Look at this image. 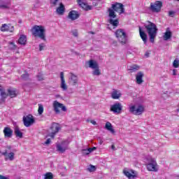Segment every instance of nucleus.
Instances as JSON below:
<instances>
[{
	"mask_svg": "<svg viewBox=\"0 0 179 179\" xmlns=\"http://www.w3.org/2000/svg\"><path fill=\"white\" fill-rule=\"evenodd\" d=\"M108 12L109 13L108 17H110L108 20V23L113 26L115 29V27H118V25L120 24V20H118V18L115 19V17H117L115 12L119 13V15H122V13H124L125 8H124V4L116 2L112 4V9L108 8Z\"/></svg>",
	"mask_w": 179,
	"mask_h": 179,
	"instance_id": "f257e3e1",
	"label": "nucleus"
},
{
	"mask_svg": "<svg viewBox=\"0 0 179 179\" xmlns=\"http://www.w3.org/2000/svg\"><path fill=\"white\" fill-rule=\"evenodd\" d=\"M148 24L145 26L147 33L150 37V43H155V38H156V36H157V31L159 29H157V26L156 24L147 21Z\"/></svg>",
	"mask_w": 179,
	"mask_h": 179,
	"instance_id": "f03ea898",
	"label": "nucleus"
},
{
	"mask_svg": "<svg viewBox=\"0 0 179 179\" xmlns=\"http://www.w3.org/2000/svg\"><path fill=\"white\" fill-rule=\"evenodd\" d=\"M31 33L35 37H38V38H41V40L43 41H47V38H45V28H44L43 26H34L31 29Z\"/></svg>",
	"mask_w": 179,
	"mask_h": 179,
	"instance_id": "7ed1b4c3",
	"label": "nucleus"
},
{
	"mask_svg": "<svg viewBox=\"0 0 179 179\" xmlns=\"http://www.w3.org/2000/svg\"><path fill=\"white\" fill-rule=\"evenodd\" d=\"M8 94L5 92V88L2 85H0V96L3 97V99H6L8 96L11 99H13L17 96V90L15 88H9L7 90Z\"/></svg>",
	"mask_w": 179,
	"mask_h": 179,
	"instance_id": "20e7f679",
	"label": "nucleus"
},
{
	"mask_svg": "<svg viewBox=\"0 0 179 179\" xmlns=\"http://www.w3.org/2000/svg\"><path fill=\"white\" fill-rule=\"evenodd\" d=\"M116 37L118 39V41L122 45H125V44H127L128 39L127 38V34L125 33V31H124L123 29H117L116 30L115 33Z\"/></svg>",
	"mask_w": 179,
	"mask_h": 179,
	"instance_id": "39448f33",
	"label": "nucleus"
},
{
	"mask_svg": "<svg viewBox=\"0 0 179 179\" xmlns=\"http://www.w3.org/2000/svg\"><path fill=\"white\" fill-rule=\"evenodd\" d=\"M129 111L134 114V115H142L145 113V107L142 105H138L136 108L135 105H133L129 106Z\"/></svg>",
	"mask_w": 179,
	"mask_h": 179,
	"instance_id": "423d86ee",
	"label": "nucleus"
},
{
	"mask_svg": "<svg viewBox=\"0 0 179 179\" xmlns=\"http://www.w3.org/2000/svg\"><path fill=\"white\" fill-rule=\"evenodd\" d=\"M147 170L148 171H158L159 169L157 168V162L155 158L148 159V163L145 164Z\"/></svg>",
	"mask_w": 179,
	"mask_h": 179,
	"instance_id": "0eeeda50",
	"label": "nucleus"
},
{
	"mask_svg": "<svg viewBox=\"0 0 179 179\" xmlns=\"http://www.w3.org/2000/svg\"><path fill=\"white\" fill-rule=\"evenodd\" d=\"M50 129H51L52 132L48 134L46 136V138L50 137L52 139H54L55 138V135H57V134H58V132H59V129H61V126L59 125V124L54 122L52 124Z\"/></svg>",
	"mask_w": 179,
	"mask_h": 179,
	"instance_id": "6e6552de",
	"label": "nucleus"
},
{
	"mask_svg": "<svg viewBox=\"0 0 179 179\" xmlns=\"http://www.w3.org/2000/svg\"><path fill=\"white\" fill-rule=\"evenodd\" d=\"M162 6H163V2L156 1L155 3H150V10L154 13H159L162 10Z\"/></svg>",
	"mask_w": 179,
	"mask_h": 179,
	"instance_id": "1a4fd4ad",
	"label": "nucleus"
},
{
	"mask_svg": "<svg viewBox=\"0 0 179 179\" xmlns=\"http://www.w3.org/2000/svg\"><path fill=\"white\" fill-rule=\"evenodd\" d=\"M123 174L129 179H134L138 177V172L133 169L128 170L127 169H124L123 170Z\"/></svg>",
	"mask_w": 179,
	"mask_h": 179,
	"instance_id": "9d476101",
	"label": "nucleus"
},
{
	"mask_svg": "<svg viewBox=\"0 0 179 179\" xmlns=\"http://www.w3.org/2000/svg\"><path fill=\"white\" fill-rule=\"evenodd\" d=\"M23 122L24 127L29 128V127H31L33 123L35 122L34 117H33L32 115H28L27 116L23 117Z\"/></svg>",
	"mask_w": 179,
	"mask_h": 179,
	"instance_id": "9b49d317",
	"label": "nucleus"
},
{
	"mask_svg": "<svg viewBox=\"0 0 179 179\" xmlns=\"http://www.w3.org/2000/svg\"><path fill=\"white\" fill-rule=\"evenodd\" d=\"M53 108L57 114H59V113H61L59 108L62 110V111H66V107L57 101H55L53 102Z\"/></svg>",
	"mask_w": 179,
	"mask_h": 179,
	"instance_id": "f8f14e48",
	"label": "nucleus"
},
{
	"mask_svg": "<svg viewBox=\"0 0 179 179\" xmlns=\"http://www.w3.org/2000/svg\"><path fill=\"white\" fill-rule=\"evenodd\" d=\"M110 111L120 114L121 111H122V105L121 103H115L110 106Z\"/></svg>",
	"mask_w": 179,
	"mask_h": 179,
	"instance_id": "ddd939ff",
	"label": "nucleus"
},
{
	"mask_svg": "<svg viewBox=\"0 0 179 179\" xmlns=\"http://www.w3.org/2000/svg\"><path fill=\"white\" fill-rule=\"evenodd\" d=\"M80 15L79 14V12L72 10H71L68 14V19H70V20H76L77 19H79V17Z\"/></svg>",
	"mask_w": 179,
	"mask_h": 179,
	"instance_id": "4468645a",
	"label": "nucleus"
},
{
	"mask_svg": "<svg viewBox=\"0 0 179 179\" xmlns=\"http://www.w3.org/2000/svg\"><path fill=\"white\" fill-rule=\"evenodd\" d=\"M143 76H145V74H143V72L139 71L136 75V82L137 85H142L143 83Z\"/></svg>",
	"mask_w": 179,
	"mask_h": 179,
	"instance_id": "2eb2a0df",
	"label": "nucleus"
},
{
	"mask_svg": "<svg viewBox=\"0 0 179 179\" xmlns=\"http://www.w3.org/2000/svg\"><path fill=\"white\" fill-rule=\"evenodd\" d=\"M3 132L4 134V138H12L13 135V130L8 127H4Z\"/></svg>",
	"mask_w": 179,
	"mask_h": 179,
	"instance_id": "dca6fc26",
	"label": "nucleus"
},
{
	"mask_svg": "<svg viewBox=\"0 0 179 179\" xmlns=\"http://www.w3.org/2000/svg\"><path fill=\"white\" fill-rule=\"evenodd\" d=\"M0 30L1 31H10V33H13V31L15 30V28L10 24H2Z\"/></svg>",
	"mask_w": 179,
	"mask_h": 179,
	"instance_id": "f3484780",
	"label": "nucleus"
},
{
	"mask_svg": "<svg viewBox=\"0 0 179 179\" xmlns=\"http://www.w3.org/2000/svg\"><path fill=\"white\" fill-rule=\"evenodd\" d=\"M60 78H61V84H60L61 89H62V90H68V85H66V83H65L64 72L60 73Z\"/></svg>",
	"mask_w": 179,
	"mask_h": 179,
	"instance_id": "a211bd4d",
	"label": "nucleus"
},
{
	"mask_svg": "<svg viewBox=\"0 0 179 179\" xmlns=\"http://www.w3.org/2000/svg\"><path fill=\"white\" fill-rule=\"evenodd\" d=\"M77 2L78 5L80 6V8H83L85 10H91L92 6L87 5V3L83 2L82 0H77Z\"/></svg>",
	"mask_w": 179,
	"mask_h": 179,
	"instance_id": "6ab92c4d",
	"label": "nucleus"
},
{
	"mask_svg": "<svg viewBox=\"0 0 179 179\" xmlns=\"http://www.w3.org/2000/svg\"><path fill=\"white\" fill-rule=\"evenodd\" d=\"M139 34L144 44H146V43H148V34H146V33L142 30V27H139Z\"/></svg>",
	"mask_w": 179,
	"mask_h": 179,
	"instance_id": "aec40b11",
	"label": "nucleus"
},
{
	"mask_svg": "<svg viewBox=\"0 0 179 179\" xmlns=\"http://www.w3.org/2000/svg\"><path fill=\"white\" fill-rule=\"evenodd\" d=\"M69 83L72 85V86H76V85H78V76L73 73H71Z\"/></svg>",
	"mask_w": 179,
	"mask_h": 179,
	"instance_id": "412c9836",
	"label": "nucleus"
},
{
	"mask_svg": "<svg viewBox=\"0 0 179 179\" xmlns=\"http://www.w3.org/2000/svg\"><path fill=\"white\" fill-rule=\"evenodd\" d=\"M122 96V94L117 90H113L111 93V97L113 99V100H118L121 96Z\"/></svg>",
	"mask_w": 179,
	"mask_h": 179,
	"instance_id": "4be33fe9",
	"label": "nucleus"
},
{
	"mask_svg": "<svg viewBox=\"0 0 179 179\" xmlns=\"http://www.w3.org/2000/svg\"><path fill=\"white\" fill-rule=\"evenodd\" d=\"M1 155L3 156H6V160H10V162H12V160L15 159V153L14 152H10L9 154H8V151H5L1 153Z\"/></svg>",
	"mask_w": 179,
	"mask_h": 179,
	"instance_id": "5701e85b",
	"label": "nucleus"
},
{
	"mask_svg": "<svg viewBox=\"0 0 179 179\" xmlns=\"http://www.w3.org/2000/svg\"><path fill=\"white\" fill-rule=\"evenodd\" d=\"M68 149V145H64V143L57 145V150L60 153H65V151Z\"/></svg>",
	"mask_w": 179,
	"mask_h": 179,
	"instance_id": "b1692460",
	"label": "nucleus"
},
{
	"mask_svg": "<svg viewBox=\"0 0 179 179\" xmlns=\"http://www.w3.org/2000/svg\"><path fill=\"white\" fill-rule=\"evenodd\" d=\"M56 12L57 15H62L65 13V6L64 3H60L59 7H57Z\"/></svg>",
	"mask_w": 179,
	"mask_h": 179,
	"instance_id": "393cba45",
	"label": "nucleus"
},
{
	"mask_svg": "<svg viewBox=\"0 0 179 179\" xmlns=\"http://www.w3.org/2000/svg\"><path fill=\"white\" fill-rule=\"evenodd\" d=\"M88 65L89 68H91V69H96L99 66V64L96 61L90 59L88 61Z\"/></svg>",
	"mask_w": 179,
	"mask_h": 179,
	"instance_id": "a878e982",
	"label": "nucleus"
},
{
	"mask_svg": "<svg viewBox=\"0 0 179 179\" xmlns=\"http://www.w3.org/2000/svg\"><path fill=\"white\" fill-rule=\"evenodd\" d=\"M14 134L17 138H23V133L20 131V129L19 127H15L14 129Z\"/></svg>",
	"mask_w": 179,
	"mask_h": 179,
	"instance_id": "bb28decb",
	"label": "nucleus"
},
{
	"mask_svg": "<svg viewBox=\"0 0 179 179\" xmlns=\"http://www.w3.org/2000/svg\"><path fill=\"white\" fill-rule=\"evenodd\" d=\"M27 38L24 35H21L18 39V43L21 45H26Z\"/></svg>",
	"mask_w": 179,
	"mask_h": 179,
	"instance_id": "cd10ccee",
	"label": "nucleus"
},
{
	"mask_svg": "<svg viewBox=\"0 0 179 179\" xmlns=\"http://www.w3.org/2000/svg\"><path fill=\"white\" fill-rule=\"evenodd\" d=\"M171 36H173V34L170 31L166 30L164 35V40H170V38H171Z\"/></svg>",
	"mask_w": 179,
	"mask_h": 179,
	"instance_id": "c85d7f7f",
	"label": "nucleus"
},
{
	"mask_svg": "<svg viewBox=\"0 0 179 179\" xmlns=\"http://www.w3.org/2000/svg\"><path fill=\"white\" fill-rule=\"evenodd\" d=\"M140 69L141 66H139L138 64H134L129 67V71H130L131 73L136 72V71H139Z\"/></svg>",
	"mask_w": 179,
	"mask_h": 179,
	"instance_id": "c756f323",
	"label": "nucleus"
},
{
	"mask_svg": "<svg viewBox=\"0 0 179 179\" xmlns=\"http://www.w3.org/2000/svg\"><path fill=\"white\" fill-rule=\"evenodd\" d=\"M106 129H108V131H110L112 134H114L115 131H114V129H113V125H111V123L110 122H106L105 125Z\"/></svg>",
	"mask_w": 179,
	"mask_h": 179,
	"instance_id": "7c9ffc66",
	"label": "nucleus"
},
{
	"mask_svg": "<svg viewBox=\"0 0 179 179\" xmlns=\"http://www.w3.org/2000/svg\"><path fill=\"white\" fill-rule=\"evenodd\" d=\"M94 69V71L92 72V75H94L95 76H99V75H101V71H100L99 66Z\"/></svg>",
	"mask_w": 179,
	"mask_h": 179,
	"instance_id": "2f4dec72",
	"label": "nucleus"
},
{
	"mask_svg": "<svg viewBox=\"0 0 179 179\" xmlns=\"http://www.w3.org/2000/svg\"><path fill=\"white\" fill-rule=\"evenodd\" d=\"M97 168H96V166L90 164L89 167L87 169V171L90 173H94V171H96Z\"/></svg>",
	"mask_w": 179,
	"mask_h": 179,
	"instance_id": "473e14b6",
	"label": "nucleus"
},
{
	"mask_svg": "<svg viewBox=\"0 0 179 179\" xmlns=\"http://www.w3.org/2000/svg\"><path fill=\"white\" fill-rule=\"evenodd\" d=\"M38 113L39 115H41V114L44 113V107L43 106L42 104H38Z\"/></svg>",
	"mask_w": 179,
	"mask_h": 179,
	"instance_id": "72a5a7b5",
	"label": "nucleus"
},
{
	"mask_svg": "<svg viewBox=\"0 0 179 179\" xmlns=\"http://www.w3.org/2000/svg\"><path fill=\"white\" fill-rule=\"evenodd\" d=\"M54 178V175H52V173L51 172H48L45 175V179H53Z\"/></svg>",
	"mask_w": 179,
	"mask_h": 179,
	"instance_id": "f704fd0d",
	"label": "nucleus"
},
{
	"mask_svg": "<svg viewBox=\"0 0 179 179\" xmlns=\"http://www.w3.org/2000/svg\"><path fill=\"white\" fill-rule=\"evenodd\" d=\"M173 68H178L179 66V60L176 59L173 62Z\"/></svg>",
	"mask_w": 179,
	"mask_h": 179,
	"instance_id": "c9c22d12",
	"label": "nucleus"
},
{
	"mask_svg": "<svg viewBox=\"0 0 179 179\" xmlns=\"http://www.w3.org/2000/svg\"><path fill=\"white\" fill-rule=\"evenodd\" d=\"M22 79H23L24 80H27V79H29V73H25L24 74H22L21 76Z\"/></svg>",
	"mask_w": 179,
	"mask_h": 179,
	"instance_id": "e433bc0d",
	"label": "nucleus"
},
{
	"mask_svg": "<svg viewBox=\"0 0 179 179\" xmlns=\"http://www.w3.org/2000/svg\"><path fill=\"white\" fill-rule=\"evenodd\" d=\"M37 78H38V80H39L40 82H41V80H44V77L41 74H38L37 76Z\"/></svg>",
	"mask_w": 179,
	"mask_h": 179,
	"instance_id": "4c0bfd02",
	"label": "nucleus"
},
{
	"mask_svg": "<svg viewBox=\"0 0 179 179\" xmlns=\"http://www.w3.org/2000/svg\"><path fill=\"white\" fill-rule=\"evenodd\" d=\"M96 149H97L96 147L88 148V153H92V152H93V150H96Z\"/></svg>",
	"mask_w": 179,
	"mask_h": 179,
	"instance_id": "58836bf2",
	"label": "nucleus"
},
{
	"mask_svg": "<svg viewBox=\"0 0 179 179\" xmlns=\"http://www.w3.org/2000/svg\"><path fill=\"white\" fill-rule=\"evenodd\" d=\"M44 50V43L39 44V51H43Z\"/></svg>",
	"mask_w": 179,
	"mask_h": 179,
	"instance_id": "ea45409f",
	"label": "nucleus"
},
{
	"mask_svg": "<svg viewBox=\"0 0 179 179\" xmlns=\"http://www.w3.org/2000/svg\"><path fill=\"white\" fill-rule=\"evenodd\" d=\"M59 0H53L52 1L50 2V3H52L53 6H57V3Z\"/></svg>",
	"mask_w": 179,
	"mask_h": 179,
	"instance_id": "a19ab883",
	"label": "nucleus"
},
{
	"mask_svg": "<svg viewBox=\"0 0 179 179\" xmlns=\"http://www.w3.org/2000/svg\"><path fill=\"white\" fill-rule=\"evenodd\" d=\"M51 143V138H48L45 142V145H50Z\"/></svg>",
	"mask_w": 179,
	"mask_h": 179,
	"instance_id": "79ce46f5",
	"label": "nucleus"
},
{
	"mask_svg": "<svg viewBox=\"0 0 179 179\" xmlns=\"http://www.w3.org/2000/svg\"><path fill=\"white\" fill-rule=\"evenodd\" d=\"M8 8V6L6 5H0V9H6Z\"/></svg>",
	"mask_w": 179,
	"mask_h": 179,
	"instance_id": "37998d69",
	"label": "nucleus"
},
{
	"mask_svg": "<svg viewBox=\"0 0 179 179\" xmlns=\"http://www.w3.org/2000/svg\"><path fill=\"white\" fill-rule=\"evenodd\" d=\"M73 35L74 36V37H78V31L77 30L73 31Z\"/></svg>",
	"mask_w": 179,
	"mask_h": 179,
	"instance_id": "c03bdc74",
	"label": "nucleus"
},
{
	"mask_svg": "<svg viewBox=\"0 0 179 179\" xmlns=\"http://www.w3.org/2000/svg\"><path fill=\"white\" fill-rule=\"evenodd\" d=\"M112 44L113 45H114V47H117V45H118V43L117 42V41H113Z\"/></svg>",
	"mask_w": 179,
	"mask_h": 179,
	"instance_id": "a18cd8bd",
	"label": "nucleus"
},
{
	"mask_svg": "<svg viewBox=\"0 0 179 179\" xmlns=\"http://www.w3.org/2000/svg\"><path fill=\"white\" fill-rule=\"evenodd\" d=\"M83 151L85 152L84 153L85 155H90V152H89V150L88 149L87 150H83Z\"/></svg>",
	"mask_w": 179,
	"mask_h": 179,
	"instance_id": "49530a36",
	"label": "nucleus"
},
{
	"mask_svg": "<svg viewBox=\"0 0 179 179\" xmlns=\"http://www.w3.org/2000/svg\"><path fill=\"white\" fill-rule=\"evenodd\" d=\"M91 124H92V125H97V122L94 120H91Z\"/></svg>",
	"mask_w": 179,
	"mask_h": 179,
	"instance_id": "de8ad7c7",
	"label": "nucleus"
},
{
	"mask_svg": "<svg viewBox=\"0 0 179 179\" xmlns=\"http://www.w3.org/2000/svg\"><path fill=\"white\" fill-rule=\"evenodd\" d=\"M173 76H176V75H177V70L173 69Z\"/></svg>",
	"mask_w": 179,
	"mask_h": 179,
	"instance_id": "09e8293b",
	"label": "nucleus"
},
{
	"mask_svg": "<svg viewBox=\"0 0 179 179\" xmlns=\"http://www.w3.org/2000/svg\"><path fill=\"white\" fill-rule=\"evenodd\" d=\"M169 16H173V15H174V11H169Z\"/></svg>",
	"mask_w": 179,
	"mask_h": 179,
	"instance_id": "8fccbe9b",
	"label": "nucleus"
},
{
	"mask_svg": "<svg viewBox=\"0 0 179 179\" xmlns=\"http://www.w3.org/2000/svg\"><path fill=\"white\" fill-rule=\"evenodd\" d=\"M111 148H112L113 150H114V149H115V146L114 145H112Z\"/></svg>",
	"mask_w": 179,
	"mask_h": 179,
	"instance_id": "3c124183",
	"label": "nucleus"
},
{
	"mask_svg": "<svg viewBox=\"0 0 179 179\" xmlns=\"http://www.w3.org/2000/svg\"><path fill=\"white\" fill-rule=\"evenodd\" d=\"M145 55H146L147 57H149V53L146 52V53H145Z\"/></svg>",
	"mask_w": 179,
	"mask_h": 179,
	"instance_id": "603ef678",
	"label": "nucleus"
},
{
	"mask_svg": "<svg viewBox=\"0 0 179 179\" xmlns=\"http://www.w3.org/2000/svg\"><path fill=\"white\" fill-rule=\"evenodd\" d=\"M7 148H8L9 150L12 149V147H10V146H8Z\"/></svg>",
	"mask_w": 179,
	"mask_h": 179,
	"instance_id": "864d4df0",
	"label": "nucleus"
},
{
	"mask_svg": "<svg viewBox=\"0 0 179 179\" xmlns=\"http://www.w3.org/2000/svg\"><path fill=\"white\" fill-rule=\"evenodd\" d=\"M10 44H11L12 45H15V43H13V42H11Z\"/></svg>",
	"mask_w": 179,
	"mask_h": 179,
	"instance_id": "5fc2aeb1",
	"label": "nucleus"
},
{
	"mask_svg": "<svg viewBox=\"0 0 179 179\" xmlns=\"http://www.w3.org/2000/svg\"><path fill=\"white\" fill-rule=\"evenodd\" d=\"M90 33H91V34H94V33L93 31H91Z\"/></svg>",
	"mask_w": 179,
	"mask_h": 179,
	"instance_id": "6e6d98bb",
	"label": "nucleus"
},
{
	"mask_svg": "<svg viewBox=\"0 0 179 179\" xmlns=\"http://www.w3.org/2000/svg\"><path fill=\"white\" fill-rule=\"evenodd\" d=\"M100 143H101H101H103V141H100Z\"/></svg>",
	"mask_w": 179,
	"mask_h": 179,
	"instance_id": "4d7b16f0",
	"label": "nucleus"
},
{
	"mask_svg": "<svg viewBox=\"0 0 179 179\" xmlns=\"http://www.w3.org/2000/svg\"><path fill=\"white\" fill-rule=\"evenodd\" d=\"M173 1H179V0H173Z\"/></svg>",
	"mask_w": 179,
	"mask_h": 179,
	"instance_id": "13d9d810",
	"label": "nucleus"
},
{
	"mask_svg": "<svg viewBox=\"0 0 179 179\" xmlns=\"http://www.w3.org/2000/svg\"><path fill=\"white\" fill-rule=\"evenodd\" d=\"M178 112H179V108L178 109Z\"/></svg>",
	"mask_w": 179,
	"mask_h": 179,
	"instance_id": "bf43d9fd",
	"label": "nucleus"
}]
</instances>
